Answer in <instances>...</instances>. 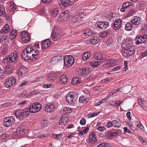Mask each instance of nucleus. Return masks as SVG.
<instances>
[{"mask_svg": "<svg viewBox=\"0 0 147 147\" xmlns=\"http://www.w3.org/2000/svg\"><path fill=\"white\" fill-rule=\"evenodd\" d=\"M108 143H102L98 145L97 147H109Z\"/></svg>", "mask_w": 147, "mask_h": 147, "instance_id": "48", "label": "nucleus"}, {"mask_svg": "<svg viewBox=\"0 0 147 147\" xmlns=\"http://www.w3.org/2000/svg\"><path fill=\"white\" fill-rule=\"evenodd\" d=\"M122 22L120 19L116 20L113 25V27L115 30L119 29L121 27Z\"/></svg>", "mask_w": 147, "mask_h": 147, "instance_id": "15", "label": "nucleus"}, {"mask_svg": "<svg viewBox=\"0 0 147 147\" xmlns=\"http://www.w3.org/2000/svg\"><path fill=\"white\" fill-rule=\"evenodd\" d=\"M63 111L66 113H69L72 112V109L71 108L66 107L64 108Z\"/></svg>", "mask_w": 147, "mask_h": 147, "instance_id": "44", "label": "nucleus"}, {"mask_svg": "<svg viewBox=\"0 0 147 147\" xmlns=\"http://www.w3.org/2000/svg\"><path fill=\"white\" fill-rule=\"evenodd\" d=\"M101 62L100 61H92L90 62V65L94 67H96L100 64Z\"/></svg>", "mask_w": 147, "mask_h": 147, "instance_id": "36", "label": "nucleus"}, {"mask_svg": "<svg viewBox=\"0 0 147 147\" xmlns=\"http://www.w3.org/2000/svg\"><path fill=\"white\" fill-rule=\"evenodd\" d=\"M121 68V66H119L113 68V71H117Z\"/></svg>", "mask_w": 147, "mask_h": 147, "instance_id": "62", "label": "nucleus"}, {"mask_svg": "<svg viewBox=\"0 0 147 147\" xmlns=\"http://www.w3.org/2000/svg\"><path fill=\"white\" fill-rule=\"evenodd\" d=\"M94 57L95 59L98 60H101L103 58L102 55L100 54H97L96 55L94 56Z\"/></svg>", "mask_w": 147, "mask_h": 147, "instance_id": "45", "label": "nucleus"}, {"mask_svg": "<svg viewBox=\"0 0 147 147\" xmlns=\"http://www.w3.org/2000/svg\"><path fill=\"white\" fill-rule=\"evenodd\" d=\"M137 126L138 128H140L141 131H143L144 130V126L141 123H139L137 125Z\"/></svg>", "mask_w": 147, "mask_h": 147, "instance_id": "52", "label": "nucleus"}, {"mask_svg": "<svg viewBox=\"0 0 147 147\" xmlns=\"http://www.w3.org/2000/svg\"><path fill=\"white\" fill-rule=\"evenodd\" d=\"M64 65L65 67H69L71 66L74 62V57L71 56L69 55L63 57Z\"/></svg>", "mask_w": 147, "mask_h": 147, "instance_id": "4", "label": "nucleus"}, {"mask_svg": "<svg viewBox=\"0 0 147 147\" xmlns=\"http://www.w3.org/2000/svg\"><path fill=\"white\" fill-rule=\"evenodd\" d=\"M9 31V26L8 24H6L0 30L1 34L7 33Z\"/></svg>", "mask_w": 147, "mask_h": 147, "instance_id": "26", "label": "nucleus"}, {"mask_svg": "<svg viewBox=\"0 0 147 147\" xmlns=\"http://www.w3.org/2000/svg\"><path fill=\"white\" fill-rule=\"evenodd\" d=\"M91 34V32L88 29H86L84 34L85 36L90 35Z\"/></svg>", "mask_w": 147, "mask_h": 147, "instance_id": "55", "label": "nucleus"}, {"mask_svg": "<svg viewBox=\"0 0 147 147\" xmlns=\"http://www.w3.org/2000/svg\"><path fill=\"white\" fill-rule=\"evenodd\" d=\"M34 104L35 105L37 106L39 109L40 110L42 108V106L41 105L40 103L38 102H35L34 103Z\"/></svg>", "mask_w": 147, "mask_h": 147, "instance_id": "60", "label": "nucleus"}, {"mask_svg": "<svg viewBox=\"0 0 147 147\" xmlns=\"http://www.w3.org/2000/svg\"><path fill=\"white\" fill-rule=\"evenodd\" d=\"M78 95L74 92L71 91L66 95V99L67 101L69 104L74 105L77 100Z\"/></svg>", "mask_w": 147, "mask_h": 147, "instance_id": "2", "label": "nucleus"}, {"mask_svg": "<svg viewBox=\"0 0 147 147\" xmlns=\"http://www.w3.org/2000/svg\"><path fill=\"white\" fill-rule=\"evenodd\" d=\"M109 23L107 22H98L97 24V26L99 28L102 29H104L106 28L108 26Z\"/></svg>", "mask_w": 147, "mask_h": 147, "instance_id": "18", "label": "nucleus"}, {"mask_svg": "<svg viewBox=\"0 0 147 147\" xmlns=\"http://www.w3.org/2000/svg\"><path fill=\"white\" fill-rule=\"evenodd\" d=\"M113 41L111 39H110L108 40L106 42V44L108 45H109L112 44Z\"/></svg>", "mask_w": 147, "mask_h": 147, "instance_id": "57", "label": "nucleus"}, {"mask_svg": "<svg viewBox=\"0 0 147 147\" xmlns=\"http://www.w3.org/2000/svg\"><path fill=\"white\" fill-rule=\"evenodd\" d=\"M129 2L124 3L122 4V7L120 9V11L122 12H124L125 9L129 7Z\"/></svg>", "mask_w": 147, "mask_h": 147, "instance_id": "34", "label": "nucleus"}, {"mask_svg": "<svg viewBox=\"0 0 147 147\" xmlns=\"http://www.w3.org/2000/svg\"><path fill=\"white\" fill-rule=\"evenodd\" d=\"M61 3L63 6L65 7H67L72 5L74 3L69 0H62Z\"/></svg>", "mask_w": 147, "mask_h": 147, "instance_id": "22", "label": "nucleus"}, {"mask_svg": "<svg viewBox=\"0 0 147 147\" xmlns=\"http://www.w3.org/2000/svg\"><path fill=\"white\" fill-rule=\"evenodd\" d=\"M51 44V40L50 39L45 40L42 43V48L43 49H45L50 47Z\"/></svg>", "mask_w": 147, "mask_h": 147, "instance_id": "19", "label": "nucleus"}, {"mask_svg": "<svg viewBox=\"0 0 147 147\" xmlns=\"http://www.w3.org/2000/svg\"><path fill=\"white\" fill-rule=\"evenodd\" d=\"M16 116L18 118L21 119V117H26L29 115L28 110L19 109L16 110L15 112Z\"/></svg>", "mask_w": 147, "mask_h": 147, "instance_id": "3", "label": "nucleus"}, {"mask_svg": "<svg viewBox=\"0 0 147 147\" xmlns=\"http://www.w3.org/2000/svg\"><path fill=\"white\" fill-rule=\"evenodd\" d=\"M86 98L83 96H81L79 98V101L80 102L86 103Z\"/></svg>", "mask_w": 147, "mask_h": 147, "instance_id": "49", "label": "nucleus"}, {"mask_svg": "<svg viewBox=\"0 0 147 147\" xmlns=\"http://www.w3.org/2000/svg\"><path fill=\"white\" fill-rule=\"evenodd\" d=\"M25 69L26 68L25 67H22L17 70V73L18 74V75L21 76L22 74H24L26 73Z\"/></svg>", "mask_w": 147, "mask_h": 147, "instance_id": "30", "label": "nucleus"}, {"mask_svg": "<svg viewBox=\"0 0 147 147\" xmlns=\"http://www.w3.org/2000/svg\"><path fill=\"white\" fill-rule=\"evenodd\" d=\"M141 30L143 31L144 32L147 31V25L146 24H142V26L141 28Z\"/></svg>", "mask_w": 147, "mask_h": 147, "instance_id": "47", "label": "nucleus"}, {"mask_svg": "<svg viewBox=\"0 0 147 147\" xmlns=\"http://www.w3.org/2000/svg\"><path fill=\"white\" fill-rule=\"evenodd\" d=\"M3 62L4 63H9V60L8 56H6L3 60Z\"/></svg>", "mask_w": 147, "mask_h": 147, "instance_id": "51", "label": "nucleus"}, {"mask_svg": "<svg viewBox=\"0 0 147 147\" xmlns=\"http://www.w3.org/2000/svg\"><path fill=\"white\" fill-rule=\"evenodd\" d=\"M4 72L2 70L0 67V78H2L4 77Z\"/></svg>", "mask_w": 147, "mask_h": 147, "instance_id": "59", "label": "nucleus"}, {"mask_svg": "<svg viewBox=\"0 0 147 147\" xmlns=\"http://www.w3.org/2000/svg\"><path fill=\"white\" fill-rule=\"evenodd\" d=\"M10 34L13 35V38H15L17 35L16 31L13 30H12V31L11 30Z\"/></svg>", "mask_w": 147, "mask_h": 147, "instance_id": "56", "label": "nucleus"}, {"mask_svg": "<svg viewBox=\"0 0 147 147\" xmlns=\"http://www.w3.org/2000/svg\"><path fill=\"white\" fill-rule=\"evenodd\" d=\"M29 47L28 46H27L23 50L22 53V58L24 60H27L28 59L32 60Z\"/></svg>", "mask_w": 147, "mask_h": 147, "instance_id": "5", "label": "nucleus"}, {"mask_svg": "<svg viewBox=\"0 0 147 147\" xmlns=\"http://www.w3.org/2000/svg\"><path fill=\"white\" fill-rule=\"evenodd\" d=\"M81 19L79 15L74 16L71 19V21L73 23L76 22L80 20Z\"/></svg>", "mask_w": 147, "mask_h": 147, "instance_id": "33", "label": "nucleus"}, {"mask_svg": "<svg viewBox=\"0 0 147 147\" xmlns=\"http://www.w3.org/2000/svg\"><path fill=\"white\" fill-rule=\"evenodd\" d=\"M95 135L94 132H92L90 134L89 137V139L90 142L92 144L96 141V139L95 137Z\"/></svg>", "mask_w": 147, "mask_h": 147, "instance_id": "24", "label": "nucleus"}, {"mask_svg": "<svg viewBox=\"0 0 147 147\" xmlns=\"http://www.w3.org/2000/svg\"><path fill=\"white\" fill-rule=\"evenodd\" d=\"M32 60L35 61L38 58L39 54V51L34 49L33 46L31 45L28 46Z\"/></svg>", "mask_w": 147, "mask_h": 147, "instance_id": "6", "label": "nucleus"}, {"mask_svg": "<svg viewBox=\"0 0 147 147\" xmlns=\"http://www.w3.org/2000/svg\"><path fill=\"white\" fill-rule=\"evenodd\" d=\"M68 119V118L67 117H65L63 118V117H61L59 121V124L62 125L66 124Z\"/></svg>", "mask_w": 147, "mask_h": 147, "instance_id": "29", "label": "nucleus"}, {"mask_svg": "<svg viewBox=\"0 0 147 147\" xmlns=\"http://www.w3.org/2000/svg\"><path fill=\"white\" fill-rule=\"evenodd\" d=\"M15 121V117L12 116L6 117L4 120L3 125L5 127L11 126Z\"/></svg>", "mask_w": 147, "mask_h": 147, "instance_id": "7", "label": "nucleus"}, {"mask_svg": "<svg viewBox=\"0 0 147 147\" xmlns=\"http://www.w3.org/2000/svg\"><path fill=\"white\" fill-rule=\"evenodd\" d=\"M62 135L61 134H53L51 136V138H53L59 140L62 137Z\"/></svg>", "mask_w": 147, "mask_h": 147, "instance_id": "40", "label": "nucleus"}, {"mask_svg": "<svg viewBox=\"0 0 147 147\" xmlns=\"http://www.w3.org/2000/svg\"><path fill=\"white\" fill-rule=\"evenodd\" d=\"M55 107L51 104H45L43 108L46 112L50 113L53 111L55 110Z\"/></svg>", "mask_w": 147, "mask_h": 147, "instance_id": "12", "label": "nucleus"}, {"mask_svg": "<svg viewBox=\"0 0 147 147\" xmlns=\"http://www.w3.org/2000/svg\"><path fill=\"white\" fill-rule=\"evenodd\" d=\"M78 71L79 74H80V75H85V71H86L85 68H82V69H80Z\"/></svg>", "mask_w": 147, "mask_h": 147, "instance_id": "54", "label": "nucleus"}, {"mask_svg": "<svg viewBox=\"0 0 147 147\" xmlns=\"http://www.w3.org/2000/svg\"><path fill=\"white\" fill-rule=\"evenodd\" d=\"M140 18L137 16H134L131 18L130 22L132 24L138 25L141 24Z\"/></svg>", "mask_w": 147, "mask_h": 147, "instance_id": "14", "label": "nucleus"}, {"mask_svg": "<svg viewBox=\"0 0 147 147\" xmlns=\"http://www.w3.org/2000/svg\"><path fill=\"white\" fill-rule=\"evenodd\" d=\"M132 43V40L130 38H127L123 40L122 47H123L125 45H130Z\"/></svg>", "mask_w": 147, "mask_h": 147, "instance_id": "25", "label": "nucleus"}, {"mask_svg": "<svg viewBox=\"0 0 147 147\" xmlns=\"http://www.w3.org/2000/svg\"><path fill=\"white\" fill-rule=\"evenodd\" d=\"M110 30L106 31L100 33V36L102 38H104L107 37L109 34H110Z\"/></svg>", "mask_w": 147, "mask_h": 147, "instance_id": "35", "label": "nucleus"}, {"mask_svg": "<svg viewBox=\"0 0 147 147\" xmlns=\"http://www.w3.org/2000/svg\"><path fill=\"white\" fill-rule=\"evenodd\" d=\"M16 81L15 78L11 77L6 80L5 82V86L6 87H10L15 84Z\"/></svg>", "mask_w": 147, "mask_h": 147, "instance_id": "11", "label": "nucleus"}, {"mask_svg": "<svg viewBox=\"0 0 147 147\" xmlns=\"http://www.w3.org/2000/svg\"><path fill=\"white\" fill-rule=\"evenodd\" d=\"M29 111L32 113H35L40 110L34 103L33 104H32V105L29 106Z\"/></svg>", "mask_w": 147, "mask_h": 147, "instance_id": "21", "label": "nucleus"}, {"mask_svg": "<svg viewBox=\"0 0 147 147\" xmlns=\"http://www.w3.org/2000/svg\"><path fill=\"white\" fill-rule=\"evenodd\" d=\"M56 31L55 30V29L52 31L51 34V38L52 39L54 40H56L59 39L61 37V35L57 32H56Z\"/></svg>", "mask_w": 147, "mask_h": 147, "instance_id": "17", "label": "nucleus"}, {"mask_svg": "<svg viewBox=\"0 0 147 147\" xmlns=\"http://www.w3.org/2000/svg\"><path fill=\"white\" fill-rule=\"evenodd\" d=\"M59 81L61 84L65 83L67 81L66 76L65 74H63L59 78Z\"/></svg>", "mask_w": 147, "mask_h": 147, "instance_id": "27", "label": "nucleus"}, {"mask_svg": "<svg viewBox=\"0 0 147 147\" xmlns=\"http://www.w3.org/2000/svg\"><path fill=\"white\" fill-rule=\"evenodd\" d=\"M81 83V80H80L79 78L76 76L74 77L71 81V83L72 84L76 85Z\"/></svg>", "mask_w": 147, "mask_h": 147, "instance_id": "28", "label": "nucleus"}, {"mask_svg": "<svg viewBox=\"0 0 147 147\" xmlns=\"http://www.w3.org/2000/svg\"><path fill=\"white\" fill-rule=\"evenodd\" d=\"M27 132V131L26 129H24V127L22 126H21L18 128L16 131L17 134L19 136L25 135Z\"/></svg>", "mask_w": 147, "mask_h": 147, "instance_id": "16", "label": "nucleus"}, {"mask_svg": "<svg viewBox=\"0 0 147 147\" xmlns=\"http://www.w3.org/2000/svg\"><path fill=\"white\" fill-rule=\"evenodd\" d=\"M106 136L109 139H111L114 137L113 133L109 131L107 132Z\"/></svg>", "mask_w": 147, "mask_h": 147, "instance_id": "41", "label": "nucleus"}, {"mask_svg": "<svg viewBox=\"0 0 147 147\" xmlns=\"http://www.w3.org/2000/svg\"><path fill=\"white\" fill-rule=\"evenodd\" d=\"M116 61L114 59H109L106 63H105V65H106V67H112L115 65H116Z\"/></svg>", "mask_w": 147, "mask_h": 147, "instance_id": "20", "label": "nucleus"}, {"mask_svg": "<svg viewBox=\"0 0 147 147\" xmlns=\"http://www.w3.org/2000/svg\"><path fill=\"white\" fill-rule=\"evenodd\" d=\"M48 119L47 118L44 119L41 122V125L43 127H45L48 124L47 122Z\"/></svg>", "mask_w": 147, "mask_h": 147, "instance_id": "42", "label": "nucleus"}, {"mask_svg": "<svg viewBox=\"0 0 147 147\" xmlns=\"http://www.w3.org/2000/svg\"><path fill=\"white\" fill-rule=\"evenodd\" d=\"M121 91L124 94H127L130 92L131 90V87L130 85L124 86L121 88Z\"/></svg>", "mask_w": 147, "mask_h": 147, "instance_id": "23", "label": "nucleus"}, {"mask_svg": "<svg viewBox=\"0 0 147 147\" xmlns=\"http://www.w3.org/2000/svg\"><path fill=\"white\" fill-rule=\"evenodd\" d=\"M90 55L91 54L89 52L84 53L82 55V59L84 61L87 60L90 57Z\"/></svg>", "mask_w": 147, "mask_h": 147, "instance_id": "31", "label": "nucleus"}, {"mask_svg": "<svg viewBox=\"0 0 147 147\" xmlns=\"http://www.w3.org/2000/svg\"><path fill=\"white\" fill-rule=\"evenodd\" d=\"M113 124L114 127L118 128L120 127V124L119 121L114 120L113 121Z\"/></svg>", "mask_w": 147, "mask_h": 147, "instance_id": "39", "label": "nucleus"}, {"mask_svg": "<svg viewBox=\"0 0 147 147\" xmlns=\"http://www.w3.org/2000/svg\"><path fill=\"white\" fill-rule=\"evenodd\" d=\"M147 38V36L146 34L142 36H137L135 39L136 44L139 45L144 42Z\"/></svg>", "mask_w": 147, "mask_h": 147, "instance_id": "9", "label": "nucleus"}, {"mask_svg": "<svg viewBox=\"0 0 147 147\" xmlns=\"http://www.w3.org/2000/svg\"><path fill=\"white\" fill-rule=\"evenodd\" d=\"M63 56L61 55H57L53 57L51 60V63L52 64H56L62 61Z\"/></svg>", "mask_w": 147, "mask_h": 147, "instance_id": "10", "label": "nucleus"}, {"mask_svg": "<svg viewBox=\"0 0 147 147\" xmlns=\"http://www.w3.org/2000/svg\"><path fill=\"white\" fill-rule=\"evenodd\" d=\"M129 23H127L125 26V30L127 31H130L133 28V26L132 24H131Z\"/></svg>", "mask_w": 147, "mask_h": 147, "instance_id": "38", "label": "nucleus"}, {"mask_svg": "<svg viewBox=\"0 0 147 147\" xmlns=\"http://www.w3.org/2000/svg\"><path fill=\"white\" fill-rule=\"evenodd\" d=\"M106 102V99H102L101 100H100L99 102H96V103L95 104V106H98L99 105H100L102 103H104L105 102Z\"/></svg>", "mask_w": 147, "mask_h": 147, "instance_id": "50", "label": "nucleus"}, {"mask_svg": "<svg viewBox=\"0 0 147 147\" xmlns=\"http://www.w3.org/2000/svg\"><path fill=\"white\" fill-rule=\"evenodd\" d=\"M123 50L122 53L123 55L125 57L132 56L135 53V51L134 49V47L131 46V45H125L123 47H122Z\"/></svg>", "mask_w": 147, "mask_h": 147, "instance_id": "1", "label": "nucleus"}, {"mask_svg": "<svg viewBox=\"0 0 147 147\" xmlns=\"http://www.w3.org/2000/svg\"><path fill=\"white\" fill-rule=\"evenodd\" d=\"M135 12V10L131 9L130 10L126 16V17H128L133 15V14Z\"/></svg>", "mask_w": 147, "mask_h": 147, "instance_id": "46", "label": "nucleus"}, {"mask_svg": "<svg viewBox=\"0 0 147 147\" xmlns=\"http://www.w3.org/2000/svg\"><path fill=\"white\" fill-rule=\"evenodd\" d=\"M21 37H22V42L24 43L27 42L30 40L28 33L26 31H24L21 33Z\"/></svg>", "mask_w": 147, "mask_h": 147, "instance_id": "13", "label": "nucleus"}, {"mask_svg": "<svg viewBox=\"0 0 147 147\" xmlns=\"http://www.w3.org/2000/svg\"><path fill=\"white\" fill-rule=\"evenodd\" d=\"M18 53L16 51H14L12 54L8 55L9 63H16L18 59Z\"/></svg>", "mask_w": 147, "mask_h": 147, "instance_id": "8", "label": "nucleus"}, {"mask_svg": "<svg viewBox=\"0 0 147 147\" xmlns=\"http://www.w3.org/2000/svg\"><path fill=\"white\" fill-rule=\"evenodd\" d=\"M57 77V76L55 74H50L49 76L48 77L47 80L48 81L52 82V81L55 80Z\"/></svg>", "mask_w": 147, "mask_h": 147, "instance_id": "32", "label": "nucleus"}, {"mask_svg": "<svg viewBox=\"0 0 147 147\" xmlns=\"http://www.w3.org/2000/svg\"><path fill=\"white\" fill-rule=\"evenodd\" d=\"M26 92H23L20 94L19 97H24L26 96V97H28V95L27 94H26Z\"/></svg>", "mask_w": 147, "mask_h": 147, "instance_id": "58", "label": "nucleus"}, {"mask_svg": "<svg viewBox=\"0 0 147 147\" xmlns=\"http://www.w3.org/2000/svg\"><path fill=\"white\" fill-rule=\"evenodd\" d=\"M85 75H86L88 74L90 72L91 69L90 68H89L88 67L85 68Z\"/></svg>", "mask_w": 147, "mask_h": 147, "instance_id": "61", "label": "nucleus"}, {"mask_svg": "<svg viewBox=\"0 0 147 147\" xmlns=\"http://www.w3.org/2000/svg\"><path fill=\"white\" fill-rule=\"evenodd\" d=\"M50 13L51 15V16L52 17H54L55 16H57L58 12L57 10L54 9L51 11Z\"/></svg>", "mask_w": 147, "mask_h": 147, "instance_id": "43", "label": "nucleus"}, {"mask_svg": "<svg viewBox=\"0 0 147 147\" xmlns=\"http://www.w3.org/2000/svg\"><path fill=\"white\" fill-rule=\"evenodd\" d=\"M99 41V39H98L96 37H94L90 39V42L93 45L98 43Z\"/></svg>", "mask_w": 147, "mask_h": 147, "instance_id": "37", "label": "nucleus"}, {"mask_svg": "<svg viewBox=\"0 0 147 147\" xmlns=\"http://www.w3.org/2000/svg\"><path fill=\"white\" fill-rule=\"evenodd\" d=\"M107 126L108 128L112 126H113V122L111 121L108 122L107 124Z\"/></svg>", "mask_w": 147, "mask_h": 147, "instance_id": "64", "label": "nucleus"}, {"mask_svg": "<svg viewBox=\"0 0 147 147\" xmlns=\"http://www.w3.org/2000/svg\"><path fill=\"white\" fill-rule=\"evenodd\" d=\"M146 56H147V49L142 53L141 58H142Z\"/></svg>", "mask_w": 147, "mask_h": 147, "instance_id": "63", "label": "nucleus"}, {"mask_svg": "<svg viewBox=\"0 0 147 147\" xmlns=\"http://www.w3.org/2000/svg\"><path fill=\"white\" fill-rule=\"evenodd\" d=\"M7 37L5 36H3L1 38L0 40L1 42L3 44H5V40L6 39L5 38H7Z\"/></svg>", "mask_w": 147, "mask_h": 147, "instance_id": "53", "label": "nucleus"}]
</instances>
